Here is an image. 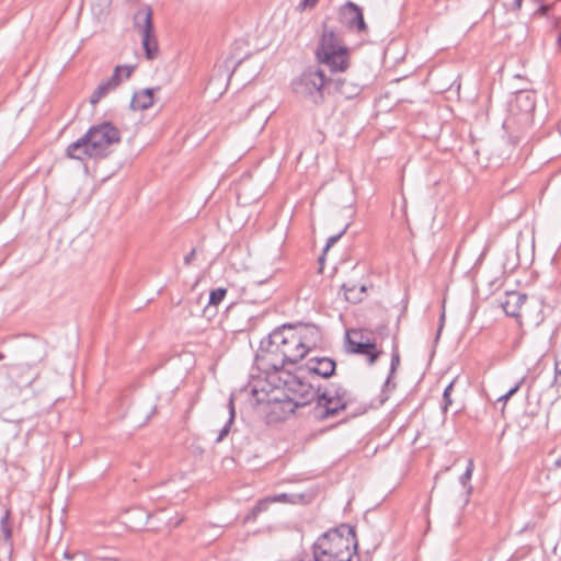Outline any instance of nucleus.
I'll return each instance as SVG.
<instances>
[{
    "label": "nucleus",
    "instance_id": "44",
    "mask_svg": "<svg viewBox=\"0 0 561 561\" xmlns=\"http://www.w3.org/2000/svg\"><path fill=\"white\" fill-rule=\"evenodd\" d=\"M542 13H545L548 10L547 5H541L539 9Z\"/></svg>",
    "mask_w": 561,
    "mask_h": 561
},
{
    "label": "nucleus",
    "instance_id": "14",
    "mask_svg": "<svg viewBox=\"0 0 561 561\" xmlns=\"http://www.w3.org/2000/svg\"><path fill=\"white\" fill-rule=\"evenodd\" d=\"M317 405L321 409L318 414V417L321 420H325L332 416L337 415L341 411H344L346 408H340V402L336 401L335 398L329 396L327 390L318 393L317 397Z\"/></svg>",
    "mask_w": 561,
    "mask_h": 561
},
{
    "label": "nucleus",
    "instance_id": "46",
    "mask_svg": "<svg viewBox=\"0 0 561 561\" xmlns=\"http://www.w3.org/2000/svg\"><path fill=\"white\" fill-rule=\"evenodd\" d=\"M4 358V354L0 352V360Z\"/></svg>",
    "mask_w": 561,
    "mask_h": 561
},
{
    "label": "nucleus",
    "instance_id": "18",
    "mask_svg": "<svg viewBox=\"0 0 561 561\" xmlns=\"http://www.w3.org/2000/svg\"><path fill=\"white\" fill-rule=\"evenodd\" d=\"M325 390L329 392V396H332L337 402H340V408H347L352 402L350 391L340 383H332Z\"/></svg>",
    "mask_w": 561,
    "mask_h": 561
},
{
    "label": "nucleus",
    "instance_id": "26",
    "mask_svg": "<svg viewBox=\"0 0 561 561\" xmlns=\"http://www.w3.org/2000/svg\"><path fill=\"white\" fill-rule=\"evenodd\" d=\"M228 410H229V420L225 424V426L219 432V435L216 439L217 443L221 442L230 432L231 424L234 421L236 417V409H234V397L233 394L230 396L229 402H228Z\"/></svg>",
    "mask_w": 561,
    "mask_h": 561
},
{
    "label": "nucleus",
    "instance_id": "4",
    "mask_svg": "<svg viewBox=\"0 0 561 561\" xmlns=\"http://www.w3.org/2000/svg\"><path fill=\"white\" fill-rule=\"evenodd\" d=\"M291 87L300 98L314 105H320L324 101V92H329V79L321 69L308 67L293 80Z\"/></svg>",
    "mask_w": 561,
    "mask_h": 561
},
{
    "label": "nucleus",
    "instance_id": "47",
    "mask_svg": "<svg viewBox=\"0 0 561 561\" xmlns=\"http://www.w3.org/2000/svg\"><path fill=\"white\" fill-rule=\"evenodd\" d=\"M266 299H267V296H264V297H262V298L260 299V301H264V300H266Z\"/></svg>",
    "mask_w": 561,
    "mask_h": 561
},
{
    "label": "nucleus",
    "instance_id": "5",
    "mask_svg": "<svg viewBox=\"0 0 561 561\" xmlns=\"http://www.w3.org/2000/svg\"><path fill=\"white\" fill-rule=\"evenodd\" d=\"M85 135L98 158H105L110 153V147L121 142V131L110 122L91 126Z\"/></svg>",
    "mask_w": 561,
    "mask_h": 561
},
{
    "label": "nucleus",
    "instance_id": "9",
    "mask_svg": "<svg viewBox=\"0 0 561 561\" xmlns=\"http://www.w3.org/2000/svg\"><path fill=\"white\" fill-rule=\"evenodd\" d=\"M286 385L294 394L289 400L296 408L305 407L314 400L317 401L320 388L314 389L310 383L304 382L297 376H293L290 381H286Z\"/></svg>",
    "mask_w": 561,
    "mask_h": 561
},
{
    "label": "nucleus",
    "instance_id": "35",
    "mask_svg": "<svg viewBox=\"0 0 561 561\" xmlns=\"http://www.w3.org/2000/svg\"><path fill=\"white\" fill-rule=\"evenodd\" d=\"M550 387L560 392L561 390V370L558 369V365H554V376L550 383Z\"/></svg>",
    "mask_w": 561,
    "mask_h": 561
},
{
    "label": "nucleus",
    "instance_id": "27",
    "mask_svg": "<svg viewBox=\"0 0 561 561\" xmlns=\"http://www.w3.org/2000/svg\"><path fill=\"white\" fill-rule=\"evenodd\" d=\"M112 7V0H93L91 3V10L98 18H105L110 14Z\"/></svg>",
    "mask_w": 561,
    "mask_h": 561
},
{
    "label": "nucleus",
    "instance_id": "11",
    "mask_svg": "<svg viewBox=\"0 0 561 561\" xmlns=\"http://www.w3.org/2000/svg\"><path fill=\"white\" fill-rule=\"evenodd\" d=\"M363 89L359 82L347 78L334 77L329 79V93H336L346 100L357 96Z\"/></svg>",
    "mask_w": 561,
    "mask_h": 561
},
{
    "label": "nucleus",
    "instance_id": "21",
    "mask_svg": "<svg viewBox=\"0 0 561 561\" xmlns=\"http://www.w3.org/2000/svg\"><path fill=\"white\" fill-rule=\"evenodd\" d=\"M342 289L344 290L345 300H347L348 302H352V304H357L363 300L364 294L366 291V286L365 285L358 286L356 284H353V285L343 284Z\"/></svg>",
    "mask_w": 561,
    "mask_h": 561
},
{
    "label": "nucleus",
    "instance_id": "34",
    "mask_svg": "<svg viewBox=\"0 0 561 561\" xmlns=\"http://www.w3.org/2000/svg\"><path fill=\"white\" fill-rule=\"evenodd\" d=\"M348 227H350V224H346L340 232H337L334 236L329 237V239L327 240L324 252H327L332 245H334L342 238V236L346 232Z\"/></svg>",
    "mask_w": 561,
    "mask_h": 561
},
{
    "label": "nucleus",
    "instance_id": "45",
    "mask_svg": "<svg viewBox=\"0 0 561 561\" xmlns=\"http://www.w3.org/2000/svg\"><path fill=\"white\" fill-rule=\"evenodd\" d=\"M558 44H559V45H560V47H561V35H559V37H558Z\"/></svg>",
    "mask_w": 561,
    "mask_h": 561
},
{
    "label": "nucleus",
    "instance_id": "23",
    "mask_svg": "<svg viewBox=\"0 0 561 561\" xmlns=\"http://www.w3.org/2000/svg\"><path fill=\"white\" fill-rule=\"evenodd\" d=\"M473 470H474L473 459H469L465 472L459 478L461 485L466 490L465 504H468L469 496L472 492V486L470 484V480L472 478Z\"/></svg>",
    "mask_w": 561,
    "mask_h": 561
},
{
    "label": "nucleus",
    "instance_id": "1",
    "mask_svg": "<svg viewBox=\"0 0 561 561\" xmlns=\"http://www.w3.org/2000/svg\"><path fill=\"white\" fill-rule=\"evenodd\" d=\"M308 352L304 336L290 325H283L261 341L255 358L262 370L278 371L287 364L298 363Z\"/></svg>",
    "mask_w": 561,
    "mask_h": 561
},
{
    "label": "nucleus",
    "instance_id": "3",
    "mask_svg": "<svg viewBox=\"0 0 561 561\" xmlns=\"http://www.w3.org/2000/svg\"><path fill=\"white\" fill-rule=\"evenodd\" d=\"M318 64L329 68L331 73L345 72L351 66V49L332 30L324 27L314 50Z\"/></svg>",
    "mask_w": 561,
    "mask_h": 561
},
{
    "label": "nucleus",
    "instance_id": "12",
    "mask_svg": "<svg viewBox=\"0 0 561 561\" xmlns=\"http://www.w3.org/2000/svg\"><path fill=\"white\" fill-rule=\"evenodd\" d=\"M91 149V142L87 139V135L84 134L67 147L66 156L80 161H84L87 158H98L94 150Z\"/></svg>",
    "mask_w": 561,
    "mask_h": 561
},
{
    "label": "nucleus",
    "instance_id": "36",
    "mask_svg": "<svg viewBox=\"0 0 561 561\" xmlns=\"http://www.w3.org/2000/svg\"><path fill=\"white\" fill-rule=\"evenodd\" d=\"M526 381V376L522 377L506 393L507 397H513L524 385Z\"/></svg>",
    "mask_w": 561,
    "mask_h": 561
},
{
    "label": "nucleus",
    "instance_id": "7",
    "mask_svg": "<svg viewBox=\"0 0 561 561\" xmlns=\"http://www.w3.org/2000/svg\"><path fill=\"white\" fill-rule=\"evenodd\" d=\"M345 342L348 353L366 356L369 365H374L382 354V351L377 348L374 341L364 340L362 330L347 331Z\"/></svg>",
    "mask_w": 561,
    "mask_h": 561
},
{
    "label": "nucleus",
    "instance_id": "16",
    "mask_svg": "<svg viewBox=\"0 0 561 561\" xmlns=\"http://www.w3.org/2000/svg\"><path fill=\"white\" fill-rule=\"evenodd\" d=\"M526 300L527 295L518 291H511L506 294V298L502 302V308L507 316L517 318L520 316V309Z\"/></svg>",
    "mask_w": 561,
    "mask_h": 561
},
{
    "label": "nucleus",
    "instance_id": "25",
    "mask_svg": "<svg viewBox=\"0 0 561 561\" xmlns=\"http://www.w3.org/2000/svg\"><path fill=\"white\" fill-rule=\"evenodd\" d=\"M300 336H304V345L309 346L316 345L319 339V329L313 324H306L302 327L301 331H297Z\"/></svg>",
    "mask_w": 561,
    "mask_h": 561
},
{
    "label": "nucleus",
    "instance_id": "32",
    "mask_svg": "<svg viewBox=\"0 0 561 561\" xmlns=\"http://www.w3.org/2000/svg\"><path fill=\"white\" fill-rule=\"evenodd\" d=\"M10 511L4 510L3 514L0 518V528L3 534L4 539H10L12 536V528L10 526Z\"/></svg>",
    "mask_w": 561,
    "mask_h": 561
},
{
    "label": "nucleus",
    "instance_id": "10",
    "mask_svg": "<svg viewBox=\"0 0 561 561\" xmlns=\"http://www.w3.org/2000/svg\"><path fill=\"white\" fill-rule=\"evenodd\" d=\"M340 20L348 28H355L358 33L367 31L362 9L354 2L347 1L340 9Z\"/></svg>",
    "mask_w": 561,
    "mask_h": 561
},
{
    "label": "nucleus",
    "instance_id": "19",
    "mask_svg": "<svg viewBox=\"0 0 561 561\" xmlns=\"http://www.w3.org/2000/svg\"><path fill=\"white\" fill-rule=\"evenodd\" d=\"M141 44L145 49V55H146L147 59L153 60L154 58L158 57L159 46H158L157 37L154 35V31L144 34L141 36Z\"/></svg>",
    "mask_w": 561,
    "mask_h": 561
},
{
    "label": "nucleus",
    "instance_id": "37",
    "mask_svg": "<svg viewBox=\"0 0 561 561\" xmlns=\"http://www.w3.org/2000/svg\"><path fill=\"white\" fill-rule=\"evenodd\" d=\"M251 394L257 404L266 401V393H260L255 387L251 389Z\"/></svg>",
    "mask_w": 561,
    "mask_h": 561
},
{
    "label": "nucleus",
    "instance_id": "6",
    "mask_svg": "<svg viewBox=\"0 0 561 561\" xmlns=\"http://www.w3.org/2000/svg\"><path fill=\"white\" fill-rule=\"evenodd\" d=\"M9 380L8 389L13 397H19L22 390L31 386L39 376L35 365L30 363H12L5 366Z\"/></svg>",
    "mask_w": 561,
    "mask_h": 561
},
{
    "label": "nucleus",
    "instance_id": "41",
    "mask_svg": "<svg viewBox=\"0 0 561 561\" xmlns=\"http://www.w3.org/2000/svg\"><path fill=\"white\" fill-rule=\"evenodd\" d=\"M523 0H513L512 9L513 10H519L522 8Z\"/></svg>",
    "mask_w": 561,
    "mask_h": 561
},
{
    "label": "nucleus",
    "instance_id": "30",
    "mask_svg": "<svg viewBox=\"0 0 561 561\" xmlns=\"http://www.w3.org/2000/svg\"><path fill=\"white\" fill-rule=\"evenodd\" d=\"M227 289L224 287H218L216 289H213L209 293V299L207 308L217 307L226 297Z\"/></svg>",
    "mask_w": 561,
    "mask_h": 561
},
{
    "label": "nucleus",
    "instance_id": "40",
    "mask_svg": "<svg viewBox=\"0 0 561 561\" xmlns=\"http://www.w3.org/2000/svg\"><path fill=\"white\" fill-rule=\"evenodd\" d=\"M510 399H511V397H507V393H504V394H502V396L497 399V401L503 402V409H504V408H505V405H506V402H507Z\"/></svg>",
    "mask_w": 561,
    "mask_h": 561
},
{
    "label": "nucleus",
    "instance_id": "8",
    "mask_svg": "<svg viewBox=\"0 0 561 561\" xmlns=\"http://www.w3.org/2000/svg\"><path fill=\"white\" fill-rule=\"evenodd\" d=\"M535 107L536 102L533 93L528 91L517 92L511 103L508 123H520L524 126H529L534 121Z\"/></svg>",
    "mask_w": 561,
    "mask_h": 561
},
{
    "label": "nucleus",
    "instance_id": "31",
    "mask_svg": "<svg viewBox=\"0 0 561 561\" xmlns=\"http://www.w3.org/2000/svg\"><path fill=\"white\" fill-rule=\"evenodd\" d=\"M272 503L271 497H265L263 500H260L250 511L249 515L247 516V519H255L259 514L266 511L268 505Z\"/></svg>",
    "mask_w": 561,
    "mask_h": 561
},
{
    "label": "nucleus",
    "instance_id": "48",
    "mask_svg": "<svg viewBox=\"0 0 561 561\" xmlns=\"http://www.w3.org/2000/svg\"><path fill=\"white\" fill-rule=\"evenodd\" d=\"M298 561H314V560H313V559H311V560H304V559H300V560H298Z\"/></svg>",
    "mask_w": 561,
    "mask_h": 561
},
{
    "label": "nucleus",
    "instance_id": "20",
    "mask_svg": "<svg viewBox=\"0 0 561 561\" xmlns=\"http://www.w3.org/2000/svg\"><path fill=\"white\" fill-rule=\"evenodd\" d=\"M400 360H401V357H400V351H399V345L397 343V341L394 340L393 341V344H392V350H391V362H390V370H389V375L385 381V388H391V389H394L396 388V383L392 382V378L400 365Z\"/></svg>",
    "mask_w": 561,
    "mask_h": 561
},
{
    "label": "nucleus",
    "instance_id": "38",
    "mask_svg": "<svg viewBox=\"0 0 561 561\" xmlns=\"http://www.w3.org/2000/svg\"><path fill=\"white\" fill-rule=\"evenodd\" d=\"M318 1L319 0H301V2L299 3V8L301 10L313 9L317 5Z\"/></svg>",
    "mask_w": 561,
    "mask_h": 561
},
{
    "label": "nucleus",
    "instance_id": "13",
    "mask_svg": "<svg viewBox=\"0 0 561 561\" xmlns=\"http://www.w3.org/2000/svg\"><path fill=\"white\" fill-rule=\"evenodd\" d=\"M306 368L322 378H330L335 373L336 363L330 357H311L307 360Z\"/></svg>",
    "mask_w": 561,
    "mask_h": 561
},
{
    "label": "nucleus",
    "instance_id": "15",
    "mask_svg": "<svg viewBox=\"0 0 561 561\" xmlns=\"http://www.w3.org/2000/svg\"><path fill=\"white\" fill-rule=\"evenodd\" d=\"M134 28L141 34L150 33L153 31L152 10L149 5H145L137 10L133 18Z\"/></svg>",
    "mask_w": 561,
    "mask_h": 561
},
{
    "label": "nucleus",
    "instance_id": "39",
    "mask_svg": "<svg viewBox=\"0 0 561 561\" xmlns=\"http://www.w3.org/2000/svg\"><path fill=\"white\" fill-rule=\"evenodd\" d=\"M195 255H196V250L195 249H192L185 256H184V264L185 265H191L192 262L194 261L195 259Z\"/></svg>",
    "mask_w": 561,
    "mask_h": 561
},
{
    "label": "nucleus",
    "instance_id": "33",
    "mask_svg": "<svg viewBox=\"0 0 561 561\" xmlns=\"http://www.w3.org/2000/svg\"><path fill=\"white\" fill-rule=\"evenodd\" d=\"M455 380L450 381L449 385L445 388L443 392V410L447 411L448 407L451 404V390L454 388Z\"/></svg>",
    "mask_w": 561,
    "mask_h": 561
},
{
    "label": "nucleus",
    "instance_id": "22",
    "mask_svg": "<svg viewBox=\"0 0 561 561\" xmlns=\"http://www.w3.org/2000/svg\"><path fill=\"white\" fill-rule=\"evenodd\" d=\"M134 69V66H116L111 78L106 80L107 85H111L115 90L122 82V72H124V77L128 79L131 76Z\"/></svg>",
    "mask_w": 561,
    "mask_h": 561
},
{
    "label": "nucleus",
    "instance_id": "17",
    "mask_svg": "<svg viewBox=\"0 0 561 561\" xmlns=\"http://www.w3.org/2000/svg\"><path fill=\"white\" fill-rule=\"evenodd\" d=\"M154 88H146L134 93L130 107L133 110L145 111L153 105Z\"/></svg>",
    "mask_w": 561,
    "mask_h": 561
},
{
    "label": "nucleus",
    "instance_id": "49",
    "mask_svg": "<svg viewBox=\"0 0 561 561\" xmlns=\"http://www.w3.org/2000/svg\"><path fill=\"white\" fill-rule=\"evenodd\" d=\"M558 369L561 370V365L560 364H558Z\"/></svg>",
    "mask_w": 561,
    "mask_h": 561
},
{
    "label": "nucleus",
    "instance_id": "2",
    "mask_svg": "<svg viewBox=\"0 0 561 561\" xmlns=\"http://www.w3.org/2000/svg\"><path fill=\"white\" fill-rule=\"evenodd\" d=\"M355 528L342 524L321 535L313 543L314 561H360Z\"/></svg>",
    "mask_w": 561,
    "mask_h": 561
},
{
    "label": "nucleus",
    "instance_id": "29",
    "mask_svg": "<svg viewBox=\"0 0 561 561\" xmlns=\"http://www.w3.org/2000/svg\"><path fill=\"white\" fill-rule=\"evenodd\" d=\"M536 416L535 411H524L517 416L516 423L522 431H527L533 426Z\"/></svg>",
    "mask_w": 561,
    "mask_h": 561
},
{
    "label": "nucleus",
    "instance_id": "43",
    "mask_svg": "<svg viewBox=\"0 0 561 561\" xmlns=\"http://www.w3.org/2000/svg\"><path fill=\"white\" fill-rule=\"evenodd\" d=\"M554 466H556L557 468L561 467V457H560V458H558V459H556V461H554Z\"/></svg>",
    "mask_w": 561,
    "mask_h": 561
},
{
    "label": "nucleus",
    "instance_id": "42",
    "mask_svg": "<svg viewBox=\"0 0 561 561\" xmlns=\"http://www.w3.org/2000/svg\"><path fill=\"white\" fill-rule=\"evenodd\" d=\"M558 364L561 365V351L558 353V355L556 356V359H554V365H558Z\"/></svg>",
    "mask_w": 561,
    "mask_h": 561
},
{
    "label": "nucleus",
    "instance_id": "24",
    "mask_svg": "<svg viewBox=\"0 0 561 561\" xmlns=\"http://www.w3.org/2000/svg\"><path fill=\"white\" fill-rule=\"evenodd\" d=\"M272 500V503L275 502H282V503H308L309 496L302 493H280L274 496H270Z\"/></svg>",
    "mask_w": 561,
    "mask_h": 561
},
{
    "label": "nucleus",
    "instance_id": "28",
    "mask_svg": "<svg viewBox=\"0 0 561 561\" xmlns=\"http://www.w3.org/2000/svg\"><path fill=\"white\" fill-rule=\"evenodd\" d=\"M113 90L114 89L111 85H107L106 81L100 83L91 94L90 103L92 105L98 104L105 95H107Z\"/></svg>",
    "mask_w": 561,
    "mask_h": 561
}]
</instances>
